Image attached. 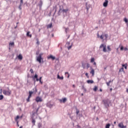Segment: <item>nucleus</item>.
<instances>
[{
  "label": "nucleus",
  "instance_id": "f257e3e1",
  "mask_svg": "<svg viewBox=\"0 0 128 128\" xmlns=\"http://www.w3.org/2000/svg\"><path fill=\"white\" fill-rule=\"evenodd\" d=\"M108 34H104L100 36V34L98 32L97 33V38H100V40H104V38H104L106 40H108Z\"/></svg>",
  "mask_w": 128,
  "mask_h": 128
},
{
  "label": "nucleus",
  "instance_id": "f03ea898",
  "mask_svg": "<svg viewBox=\"0 0 128 128\" xmlns=\"http://www.w3.org/2000/svg\"><path fill=\"white\" fill-rule=\"evenodd\" d=\"M2 92L4 96H10L12 94V90H10V88H7V90H4L2 91Z\"/></svg>",
  "mask_w": 128,
  "mask_h": 128
},
{
  "label": "nucleus",
  "instance_id": "7ed1b4c3",
  "mask_svg": "<svg viewBox=\"0 0 128 128\" xmlns=\"http://www.w3.org/2000/svg\"><path fill=\"white\" fill-rule=\"evenodd\" d=\"M102 102H104V106L106 108H108V106H110V100L106 99L102 100Z\"/></svg>",
  "mask_w": 128,
  "mask_h": 128
},
{
  "label": "nucleus",
  "instance_id": "20e7f679",
  "mask_svg": "<svg viewBox=\"0 0 128 128\" xmlns=\"http://www.w3.org/2000/svg\"><path fill=\"white\" fill-rule=\"evenodd\" d=\"M42 54H39L38 56L36 57V60L37 62H38L40 64L42 63Z\"/></svg>",
  "mask_w": 128,
  "mask_h": 128
},
{
  "label": "nucleus",
  "instance_id": "39448f33",
  "mask_svg": "<svg viewBox=\"0 0 128 128\" xmlns=\"http://www.w3.org/2000/svg\"><path fill=\"white\" fill-rule=\"evenodd\" d=\"M103 48V52H107L106 45L104 44H102L100 46V48Z\"/></svg>",
  "mask_w": 128,
  "mask_h": 128
},
{
  "label": "nucleus",
  "instance_id": "423d86ee",
  "mask_svg": "<svg viewBox=\"0 0 128 128\" xmlns=\"http://www.w3.org/2000/svg\"><path fill=\"white\" fill-rule=\"evenodd\" d=\"M32 94H34L32 92V91L29 92V96H28V98L26 99V101L28 102H30V98H32Z\"/></svg>",
  "mask_w": 128,
  "mask_h": 128
},
{
  "label": "nucleus",
  "instance_id": "0eeeda50",
  "mask_svg": "<svg viewBox=\"0 0 128 128\" xmlns=\"http://www.w3.org/2000/svg\"><path fill=\"white\" fill-rule=\"evenodd\" d=\"M17 58L20 60V62H22V58H24V57L22 56V54H20L18 56H17Z\"/></svg>",
  "mask_w": 128,
  "mask_h": 128
},
{
  "label": "nucleus",
  "instance_id": "6e6552de",
  "mask_svg": "<svg viewBox=\"0 0 128 128\" xmlns=\"http://www.w3.org/2000/svg\"><path fill=\"white\" fill-rule=\"evenodd\" d=\"M36 102H42V98L38 96L36 98Z\"/></svg>",
  "mask_w": 128,
  "mask_h": 128
},
{
  "label": "nucleus",
  "instance_id": "1a4fd4ad",
  "mask_svg": "<svg viewBox=\"0 0 128 128\" xmlns=\"http://www.w3.org/2000/svg\"><path fill=\"white\" fill-rule=\"evenodd\" d=\"M14 42H11L9 43V50H10L12 48H14Z\"/></svg>",
  "mask_w": 128,
  "mask_h": 128
},
{
  "label": "nucleus",
  "instance_id": "9d476101",
  "mask_svg": "<svg viewBox=\"0 0 128 128\" xmlns=\"http://www.w3.org/2000/svg\"><path fill=\"white\" fill-rule=\"evenodd\" d=\"M50 58L52 60H56V57L52 55H50V56H48V60Z\"/></svg>",
  "mask_w": 128,
  "mask_h": 128
},
{
  "label": "nucleus",
  "instance_id": "9b49d317",
  "mask_svg": "<svg viewBox=\"0 0 128 128\" xmlns=\"http://www.w3.org/2000/svg\"><path fill=\"white\" fill-rule=\"evenodd\" d=\"M23 4H24V0H20V4L18 7L19 10H22V6Z\"/></svg>",
  "mask_w": 128,
  "mask_h": 128
},
{
  "label": "nucleus",
  "instance_id": "f8f14e48",
  "mask_svg": "<svg viewBox=\"0 0 128 128\" xmlns=\"http://www.w3.org/2000/svg\"><path fill=\"white\" fill-rule=\"evenodd\" d=\"M108 0H105V2L103 4L104 6V8H106V6H108Z\"/></svg>",
  "mask_w": 128,
  "mask_h": 128
},
{
  "label": "nucleus",
  "instance_id": "ddd939ff",
  "mask_svg": "<svg viewBox=\"0 0 128 128\" xmlns=\"http://www.w3.org/2000/svg\"><path fill=\"white\" fill-rule=\"evenodd\" d=\"M118 126L120 128H126V126H124V124H122V122L120 123L118 125Z\"/></svg>",
  "mask_w": 128,
  "mask_h": 128
},
{
  "label": "nucleus",
  "instance_id": "4468645a",
  "mask_svg": "<svg viewBox=\"0 0 128 128\" xmlns=\"http://www.w3.org/2000/svg\"><path fill=\"white\" fill-rule=\"evenodd\" d=\"M70 44V42H66V46H67V48H68V49L69 50H70V48H72V45L70 46H68Z\"/></svg>",
  "mask_w": 128,
  "mask_h": 128
},
{
  "label": "nucleus",
  "instance_id": "2eb2a0df",
  "mask_svg": "<svg viewBox=\"0 0 128 128\" xmlns=\"http://www.w3.org/2000/svg\"><path fill=\"white\" fill-rule=\"evenodd\" d=\"M60 102H63V104H64L66 102V98H62V100H60Z\"/></svg>",
  "mask_w": 128,
  "mask_h": 128
},
{
  "label": "nucleus",
  "instance_id": "dca6fc26",
  "mask_svg": "<svg viewBox=\"0 0 128 128\" xmlns=\"http://www.w3.org/2000/svg\"><path fill=\"white\" fill-rule=\"evenodd\" d=\"M30 34V31H28L26 33V36H28V38H32V35Z\"/></svg>",
  "mask_w": 128,
  "mask_h": 128
},
{
  "label": "nucleus",
  "instance_id": "f3484780",
  "mask_svg": "<svg viewBox=\"0 0 128 128\" xmlns=\"http://www.w3.org/2000/svg\"><path fill=\"white\" fill-rule=\"evenodd\" d=\"M90 74H92V76H94V70L92 68V70L90 72Z\"/></svg>",
  "mask_w": 128,
  "mask_h": 128
},
{
  "label": "nucleus",
  "instance_id": "a211bd4d",
  "mask_svg": "<svg viewBox=\"0 0 128 128\" xmlns=\"http://www.w3.org/2000/svg\"><path fill=\"white\" fill-rule=\"evenodd\" d=\"M52 28V23H50V24L48 25V28Z\"/></svg>",
  "mask_w": 128,
  "mask_h": 128
},
{
  "label": "nucleus",
  "instance_id": "6ab92c4d",
  "mask_svg": "<svg viewBox=\"0 0 128 128\" xmlns=\"http://www.w3.org/2000/svg\"><path fill=\"white\" fill-rule=\"evenodd\" d=\"M87 82L88 84H94V80H88Z\"/></svg>",
  "mask_w": 128,
  "mask_h": 128
},
{
  "label": "nucleus",
  "instance_id": "aec40b11",
  "mask_svg": "<svg viewBox=\"0 0 128 128\" xmlns=\"http://www.w3.org/2000/svg\"><path fill=\"white\" fill-rule=\"evenodd\" d=\"M32 124H33V126L36 124V120L34 118L32 119Z\"/></svg>",
  "mask_w": 128,
  "mask_h": 128
},
{
  "label": "nucleus",
  "instance_id": "412c9836",
  "mask_svg": "<svg viewBox=\"0 0 128 128\" xmlns=\"http://www.w3.org/2000/svg\"><path fill=\"white\" fill-rule=\"evenodd\" d=\"M57 78H59V80H64V76L60 77L58 74V75Z\"/></svg>",
  "mask_w": 128,
  "mask_h": 128
},
{
  "label": "nucleus",
  "instance_id": "4be33fe9",
  "mask_svg": "<svg viewBox=\"0 0 128 128\" xmlns=\"http://www.w3.org/2000/svg\"><path fill=\"white\" fill-rule=\"evenodd\" d=\"M36 44H38V46H40V40H38V38H37L36 39Z\"/></svg>",
  "mask_w": 128,
  "mask_h": 128
},
{
  "label": "nucleus",
  "instance_id": "5701e85b",
  "mask_svg": "<svg viewBox=\"0 0 128 128\" xmlns=\"http://www.w3.org/2000/svg\"><path fill=\"white\" fill-rule=\"evenodd\" d=\"M122 66L123 68L124 67L125 70H126V68H128V66H126V64H122Z\"/></svg>",
  "mask_w": 128,
  "mask_h": 128
},
{
  "label": "nucleus",
  "instance_id": "b1692460",
  "mask_svg": "<svg viewBox=\"0 0 128 128\" xmlns=\"http://www.w3.org/2000/svg\"><path fill=\"white\" fill-rule=\"evenodd\" d=\"M93 90L94 92H96V90H98V86H94V89H93Z\"/></svg>",
  "mask_w": 128,
  "mask_h": 128
},
{
  "label": "nucleus",
  "instance_id": "393cba45",
  "mask_svg": "<svg viewBox=\"0 0 128 128\" xmlns=\"http://www.w3.org/2000/svg\"><path fill=\"white\" fill-rule=\"evenodd\" d=\"M110 124H106L105 128H110Z\"/></svg>",
  "mask_w": 128,
  "mask_h": 128
},
{
  "label": "nucleus",
  "instance_id": "a878e982",
  "mask_svg": "<svg viewBox=\"0 0 128 128\" xmlns=\"http://www.w3.org/2000/svg\"><path fill=\"white\" fill-rule=\"evenodd\" d=\"M107 48H108V52H110V50H112V49L110 48V46H107Z\"/></svg>",
  "mask_w": 128,
  "mask_h": 128
},
{
  "label": "nucleus",
  "instance_id": "bb28decb",
  "mask_svg": "<svg viewBox=\"0 0 128 128\" xmlns=\"http://www.w3.org/2000/svg\"><path fill=\"white\" fill-rule=\"evenodd\" d=\"M68 11V9H64L62 10L63 12H67Z\"/></svg>",
  "mask_w": 128,
  "mask_h": 128
},
{
  "label": "nucleus",
  "instance_id": "cd10ccee",
  "mask_svg": "<svg viewBox=\"0 0 128 128\" xmlns=\"http://www.w3.org/2000/svg\"><path fill=\"white\" fill-rule=\"evenodd\" d=\"M124 22H126V24H128V18H124Z\"/></svg>",
  "mask_w": 128,
  "mask_h": 128
},
{
  "label": "nucleus",
  "instance_id": "c85d7f7f",
  "mask_svg": "<svg viewBox=\"0 0 128 128\" xmlns=\"http://www.w3.org/2000/svg\"><path fill=\"white\" fill-rule=\"evenodd\" d=\"M90 62H94V58H92L90 60Z\"/></svg>",
  "mask_w": 128,
  "mask_h": 128
},
{
  "label": "nucleus",
  "instance_id": "c756f323",
  "mask_svg": "<svg viewBox=\"0 0 128 128\" xmlns=\"http://www.w3.org/2000/svg\"><path fill=\"white\" fill-rule=\"evenodd\" d=\"M65 74H68V78H70V74H68V72H66Z\"/></svg>",
  "mask_w": 128,
  "mask_h": 128
},
{
  "label": "nucleus",
  "instance_id": "7c9ffc66",
  "mask_svg": "<svg viewBox=\"0 0 128 128\" xmlns=\"http://www.w3.org/2000/svg\"><path fill=\"white\" fill-rule=\"evenodd\" d=\"M124 72V68H122L119 70V72Z\"/></svg>",
  "mask_w": 128,
  "mask_h": 128
},
{
  "label": "nucleus",
  "instance_id": "2f4dec72",
  "mask_svg": "<svg viewBox=\"0 0 128 128\" xmlns=\"http://www.w3.org/2000/svg\"><path fill=\"white\" fill-rule=\"evenodd\" d=\"M34 80V78H38V74H36L35 76L33 77Z\"/></svg>",
  "mask_w": 128,
  "mask_h": 128
},
{
  "label": "nucleus",
  "instance_id": "473e14b6",
  "mask_svg": "<svg viewBox=\"0 0 128 128\" xmlns=\"http://www.w3.org/2000/svg\"><path fill=\"white\" fill-rule=\"evenodd\" d=\"M2 98H4V96L0 95V100H2Z\"/></svg>",
  "mask_w": 128,
  "mask_h": 128
},
{
  "label": "nucleus",
  "instance_id": "72a5a7b5",
  "mask_svg": "<svg viewBox=\"0 0 128 128\" xmlns=\"http://www.w3.org/2000/svg\"><path fill=\"white\" fill-rule=\"evenodd\" d=\"M22 118V116H21L20 117L19 116H16V120H18V118Z\"/></svg>",
  "mask_w": 128,
  "mask_h": 128
},
{
  "label": "nucleus",
  "instance_id": "f704fd0d",
  "mask_svg": "<svg viewBox=\"0 0 128 128\" xmlns=\"http://www.w3.org/2000/svg\"><path fill=\"white\" fill-rule=\"evenodd\" d=\"M76 114L77 115H78V114H80V110H78V109H76Z\"/></svg>",
  "mask_w": 128,
  "mask_h": 128
},
{
  "label": "nucleus",
  "instance_id": "c9c22d12",
  "mask_svg": "<svg viewBox=\"0 0 128 128\" xmlns=\"http://www.w3.org/2000/svg\"><path fill=\"white\" fill-rule=\"evenodd\" d=\"M90 64H86V67H87V68H90Z\"/></svg>",
  "mask_w": 128,
  "mask_h": 128
},
{
  "label": "nucleus",
  "instance_id": "e433bc0d",
  "mask_svg": "<svg viewBox=\"0 0 128 128\" xmlns=\"http://www.w3.org/2000/svg\"><path fill=\"white\" fill-rule=\"evenodd\" d=\"M30 72H31V74H34V70L32 69H30Z\"/></svg>",
  "mask_w": 128,
  "mask_h": 128
},
{
  "label": "nucleus",
  "instance_id": "4c0bfd02",
  "mask_svg": "<svg viewBox=\"0 0 128 128\" xmlns=\"http://www.w3.org/2000/svg\"><path fill=\"white\" fill-rule=\"evenodd\" d=\"M86 76H87L88 78L89 76H88V72L86 73Z\"/></svg>",
  "mask_w": 128,
  "mask_h": 128
},
{
  "label": "nucleus",
  "instance_id": "58836bf2",
  "mask_svg": "<svg viewBox=\"0 0 128 128\" xmlns=\"http://www.w3.org/2000/svg\"><path fill=\"white\" fill-rule=\"evenodd\" d=\"M106 84L108 86H110V83L109 82H107Z\"/></svg>",
  "mask_w": 128,
  "mask_h": 128
},
{
  "label": "nucleus",
  "instance_id": "ea45409f",
  "mask_svg": "<svg viewBox=\"0 0 128 128\" xmlns=\"http://www.w3.org/2000/svg\"><path fill=\"white\" fill-rule=\"evenodd\" d=\"M120 50H124V46H121L120 48Z\"/></svg>",
  "mask_w": 128,
  "mask_h": 128
},
{
  "label": "nucleus",
  "instance_id": "a19ab883",
  "mask_svg": "<svg viewBox=\"0 0 128 128\" xmlns=\"http://www.w3.org/2000/svg\"><path fill=\"white\" fill-rule=\"evenodd\" d=\"M68 28H65L66 32H68Z\"/></svg>",
  "mask_w": 128,
  "mask_h": 128
},
{
  "label": "nucleus",
  "instance_id": "79ce46f5",
  "mask_svg": "<svg viewBox=\"0 0 128 128\" xmlns=\"http://www.w3.org/2000/svg\"><path fill=\"white\" fill-rule=\"evenodd\" d=\"M94 66H96V63L94 62Z\"/></svg>",
  "mask_w": 128,
  "mask_h": 128
},
{
  "label": "nucleus",
  "instance_id": "37998d69",
  "mask_svg": "<svg viewBox=\"0 0 128 128\" xmlns=\"http://www.w3.org/2000/svg\"><path fill=\"white\" fill-rule=\"evenodd\" d=\"M124 50H128V48H124Z\"/></svg>",
  "mask_w": 128,
  "mask_h": 128
},
{
  "label": "nucleus",
  "instance_id": "c03bdc74",
  "mask_svg": "<svg viewBox=\"0 0 128 128\" xmlns=\"http://www.w3.org/2000/svg\"><path fill=\"white\" fill-rule=\"evenodd\" d=\"M36 82H38V80H40V79L38 78H36Z\"/></svg>",
  "mask_w": 128,
  "mask_h": 128
},
{
  "label": "nucleus",
  "instance_id": "a18cd8bd",
  "mask_svg": "<svg viewBox=\"0 0 128 128\" xmlns=\"http://www.w3.org/2000/svg\"><path fill=\"white\" fill-rule=\"evenodd\" d=\"M42 77L40 78V79H39L40 82V80H42Z\"/></svg>",
  "mask_w": 128,
  "mask_h": 128
},
{
  "label": "nucleus",
  "instance_id": "49530a36",
  "mask_svg": "<svg viewBox=\"0 0 128 128\" xmlns=\"http://www.w3.org/2000/svg\"><path fill=\"white\" fill-rule=\"evenodd\" d=\"M40 82L42 84V80H40Z\"/></svg>",
  "mask_w": 128,
  "mask_h": 128
},
{
  "label": "nucleus",
  "instance_id": "de8ad7c7",
  "mask_svg": "<svg viewBox=\"0 0 128 128\" xmlns=\"http://www.w3.org/2000/svg\"><path fill=\"white\" fill-rule=\"evenodd\" d=\"M72 87H73V88H76V86H75L74 84H73V85H72Z\"/></svg>",
  "mask_w": 128,
  "mask_h": 128
},
{
  "label": "nucleus",
  "instance_id": "09e8293b",
  "mask_svg": "<svg viewBox=\"0 0 128 128\" xmlns=\"http://www.w3.org/2000/svg\"><path fill=\"white\" fill-rule=\"evenodd\" d=\"M100 92H102V88L100 89Z\"/></svg>",
  "mask_w": 128,
  "mask_h": 128
},
{
  "label": "nucleus",
  "instance_id": "8fccbe9b",
  "mask_svg": "<svg viewBox=\"0 0 128 128\" xmlns=\"http://www.w3.org/2000/svg\"><path fill=\"white\" fill-rule=\"evenodd\" d=\"M36 112H38V108L36 110Z\"/></svg>",
  "mask_w": 128,
  "mask_h": 128
},
{
  "label": "nucleus",
  "instance_id": "3c124183",
  "mask_svg": "<svg viewBox=\"0 0 128 128\" xmlns=\"http://www.w3.org/2000/svg\"><path fill=\"white\" fill-rule=\"evenodd\" d=\"M17 126H20V125H18V122H17Z\"/></svg>",
  "mask_w": 128,
  "mask_h": 128
},
{
  "label": "nucleus",
  "instance_id": "603ef678",
  "mask_svg": "<svg viewBox=\"0 0 128 128\" xmlns=\"http://www.w3.org/2000/svg\"><path fill=\"white\" fill-rule=\"evenodd\" d=\"M108 82H109L110 84V82H112L111 80H110Z\"/></svg>",
  "mask_w": 128,
  "mask_h": 128
},
{
  "label": "nucleus",
  "instance_id": "864d4df0",
  "mask_svg": "<svg viewBox=\"0 0 128 128\" xmlns=\"http://www.w3.org/2000/svg\"><path fill=\"white\" fill-rule=\"evenodd\" d=\"M38 92V90H36V92Z\"/></svg>",
  "mask_w": 128,
  "mask_h": 128
},
{
  "label": "nucleus",
  "instance_id": "5fc2aeb1",
  "mask_svg": "<svg viewBox=\"0 0 128 128\" xmlns=\"http://www.w3.org/2000/svg\"><path fill=\"white\" fill-rule=\"evenodd\" d=\"M116 124V122H114V124Z\"/></svg>",
  "mask_w": 128,
  "mask_h": 128
},
{
  "label": "nucleus",
  "instance_id": "6e6d98bb",
  "mask_svg": "<svg viewBox=\"0 0 128 128\" xmlns=\"http://www.w3.org/2000/svg\"><path fill=\"white\" fill-rule=\"evenodd\" d=\"M126 92H128V89H126Z\"/></svg>",
  "mask_w": 128,
  "mask_h": 128
},
{
  "label": "nucleus",
  "instance_id": "4d7b16f0",
  "mask_svg": "<svg viewBox=\"0 0 128 128\" xmlns=\"http://www.w3.org/2000/svg\"><path fill=\"white\" fill-rule=\"evenodd\" d=\"M96 120H98V118H96Z\"/></svg>",
  "mask_w": 128,
  "mask_h": 128
},
{
  "label": "nucleus",
  "instance_id": "13d9d810",
  "mask_svg": "<svg viewBox=\"0 0 128 128\" xmlns=\"http://www.w3.org/2000/svg\"><path fill=\"white\" fill-rule=\"evenodd\" d=\"M20 128H22V126H20Z\"/></svg>",
  "mask_w": 128,
  "mask_h": 128
},
{
  "label": "nucleus",
  "instance_id": "bf43d9fd",
  "mask_svg": "<svg viewBox=\"0 0 128 128\" xmlns=\"http://www.w3.org/2000/svg\"><path fill=\"white\" fill-rule=\"evenodd\" d=\"M15 120H16V118H15Z\"/></svg>",
  "mask_w": 128,
  "mask_h": 128
},
{
  "label": "nucleus",
  "instance_id": "052dcab7",
  "mask_svg": "<svg viewBox=\"0 0 128 128\" xmlns=\"http://www.w3.org/2000/svg\"><path fill=\"white\" fill-rule=\"evenodd\" d=\"M110 90H112V88H110Z\"/></svg>",
  "mask_w": 128,
  "mask_h": 128
},
{
  "label": "nucleus",
  "instance_id": "680f3d73",
  "mask_svg": "<svg viewBox=\"0 0 128 128\" xmlns=\"http://www.w3.org/2000/svg\"><path fill=\"white\" fill-rule=\"evenodd\" d=\"M82 96H84V94H82Z\"/></svg>",
  "mask_w": 128,
  "mask_h": 128
},
{
  "label": "nucleus",
  "instance_id": "e2e57ef3",
  "mask_svg": "<svg viewBox=\"0 0 128 128\" xmlns=\"http://www.w3.org/2000/svg\"><path fill=\"white\" fill-rule=\"evenodd\" d=\"M106 68H104V70H106Z\"/></svg>",
  "mask_w": 128,
  "mask_h": 128
},
{
  "label": "nucleus",
  "instance_id": "0e129e2a",
  "mask_svg": "<svg viewBox=\"0 0 128 128\" xmlns=\"http://www.w3.org/2000/svg\"><path fill=\"white\" fill-rule=\"evenodd\" d=\"M6 0V1H8V0Z\"/></svg>",
  "mask_w": 128,
  "mask_h": 128
}]
</instances>
